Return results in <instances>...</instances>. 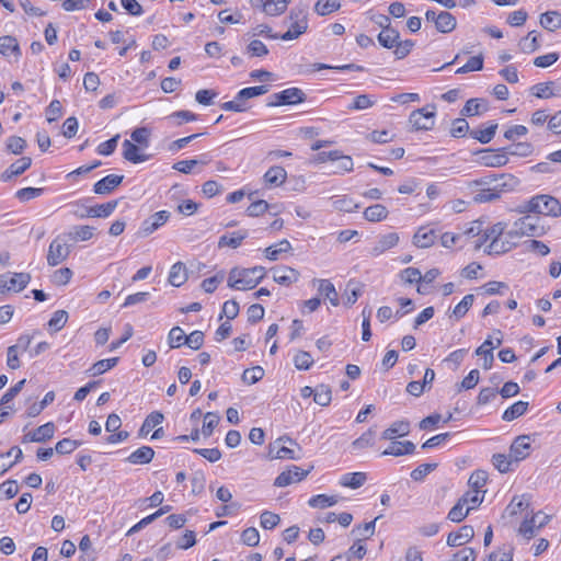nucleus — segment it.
I'll list each match as a JSON object with an SVG mask.
<instances>
[{
    "instance_id": "1",
    "label": "nucleus",
    "mask_w": 561,
    "mask_h": 561,
    "mask_svg": "<svg viewBox=\"0 0 561 561\" xmlns=\"http://www.w3.org/2000/svg\"><path fill=\"white\" fill-rule=\"evenodd\" d=\"M472 184L480 186L473 201L476 203H489L501 198L504 193L516 190L519 180L512 174H501L474 181Z\"/></svg>"
},
{
    "instance_id": "2",
    "label": "nucleus",
    "mask_w": 561,
    "mask_h": 561,
    "mask_svg": "<svg viewBox=\"0 0 561 561\" xmlns=\"http://www.w3.org/2000/svg\"><path fill=\"white\" fill-rule=\"evenodd\" d=\"M266 275L263 266L239 267L230 270L227 277V286L234 290H251L255 288Z\"/></svg>"
},
{
    "instance_id": "3",
    "label": "nucleus",
    "mask_w": 561,
    "mask_h": 561,
    "mask_svg": "<svg viewBox=\"0 0 561 561\" xmlns=\"http://www.w3.org/2000/svg\"><path fill=\"white\" fill-rule=\"evenodd\" d=\"M518 211L558 217L561 215V204L550 195H537L520 205Z\"/></svg>"
},
{
    "instance_id": "4",
    "label": "nucleus",
    "mask_w": 561,
    "mask_h": 561,
    "mask_svg": "<svg viewBox=\"0 0 561 561\" xmlns=\"http://www.w3.org/2000/svg\"><path fill=\"white\" fill-rule=\"evenodd\" d=\"M506 228L507 225L505 222L499 221L484 231V241H490L488 244V252L490 254H502L508 252L514 247L515 243L512 239L506 238Z\"/></svg>"
},
{
    "instance_id": "5",
    "label": "nucleus",
    "mask_w": 561,
    "mask_h": 561,
    "mask_svg": "<svg viewBox=\"0 0 561 561\" xmlns=\"http://www.w3.org/2000/svg\"><path fill=\"white\" fill-rule=\"evenodd\" d=\"M546 228L539 217L526 215L514 221L512 228L506 232V238L518 239L522 237H541Z\"/></svg>"
},
{
    "instance_id": "6",
    "label": "nucleus",
    "mask_w": 561,
    "mask_h": 561,
    "mask_svg": "<svg viewBox=\"0 0 561 561\" xmlns=\"http://www.w3.org/2000/svg\"><path fill=\"white\" fill-rule=\"evenodd\" d=\"M289 27L280 35L282 41H294L299 38L308 30V11L305 7L293 8L288 15Z\"/></svg>"
},
{
    "instance_id": "7",
    "label": "nucleus",
    "mask_w": 561,
    "mask_h": 561,
    "mask_svg": "<svg viewBox=\"0 0 561 561\" xmlns=\"http://www.w3.org/2000/svg\"><path fill=\"white\" fill-rule=\"evenodd\" d=\"M550 520V516L542 513L537 512L534 513L530 517H526L520 526L518 527V535L529 540L537 535V533L543 528Z\"/></svg>"
},
{
    "instance_id": "8",
    "label": "nucleus",
    "mask_w": 561,
    "mask_h": 561,
    "mask_svg": "<svg viewBox=\"0 0 561 561\" xmlns=\"http://www.w3.org/2000/svg\"><path fill=\"white\" fill-rule=\"evenodd\" d=\"M30 280L31 276L27 273H4L0 275V294L19 293L27 286Z\"/></svg>"
},
{
    "instance_id": "9",
    "label": "nucleus",
    "mask_w": 561,
    "mask_h": 561,
    "mask_svg": "<svg viewBox=\"0 0 561 561\" xmlns=\"http://www.w3.org/2000/svg\"><path fill=\"white\" fill-rule=\"evenodd\" d=\"M435 106L427 105L425 107L413 111L409 121L416 130H430L435 124Z\"/></svg>"
},
{
    "instance_id": "10",
    "label": "nucleus",
    "mask_w": 561,
    "mask_h": 561,
    "mask_svg": "<svg viewBox=\"0 0 561 561\" xmlns=\"http://www.w3.org/2000/svg\"><path fill=\"white\" fill-rule=\"evenodd\" d=\"M425 19L426 21L433 22L436 30L444 34L453 32L457 26L456 18L447 11L437 13L434 10H427Z\"/></svg>"
},
{
    "instance_id": "11",
    "label": "nucleus",
    "mask_w": 561,
    "mask_h": 561,
    "mask_svg": "<svg viewBox=\"0 0 561 561\" xmlns=\"http://www.w3.org/2000/svg\"><path fill=\"white\" fill-rule=\"evenodd\" d=\"M310 470H304L298 466H289L285 471L280 472L275 481L274 485L277 488H285L293 483H298L302 481L308 474Z\"/></svg>"
},
{
    "instance_id": "12",
    "label": "nucleus",
    "mask_w": 561,
    "mask_h": 561,
    "mask_svg": "<svg viewBox=\"0 0 561 561\" xmlns=\"http://www.w3.org/2000/svg\"><path fill=\"white\" fill-rule=\"evenodd\" d=\"M169 218V211L159 210L141 222L138 233L141 237H148L158 229H160L162 226H164L168 222Z\"/></svg>"
},
{
    "instance_id": "13",
    "label": "nucleus",
    "mask_w": 561,
    "mask_h": 561,
    "mask_svg": "<svg viewBox=\"0 0 561 561\" xmlns=\"http://www.w3.org/2000/svg\"><path fill=\"white\" fill-rule=\"evenodd\" d=\"M70 253V249L66 241H64L61 238L54 239L48 248L47 253V263L50 266H56L60 263H62Z\"/></svg>"
},
{
    "instance_id": "14",
    "label": "nucleus",
    "mask_w": 561,
    "mask_h": 561,
    "mask_svg": "<svg viewBox=\"0 0 561 561\" xmlns=\"http://www.w3.org/2000/svg\"><path fill=\"white\" fill-rule=\"evenodd\" d=\"M533 439L529 435H520L514 439L510 448V457L514 462L526 459L531 453Z\"/></svg>"
},
{
    "instance_id": "15",
    "label": "nucleus",
    "mask_w": 561,
    "mask_h": 561,
    "mask_svg": "<svg viewBox=\"0 0 561 561\" xmlns=\"http://www.w3.org/2000/svg\"><path fill=\"white\" fill-rule=\"evenodd\" d=\"M277 444H283V445L277 447L275 454L273 455V458H275V459H291V460L300 459L301 448L291 438L280 437L277 440Z\"/></svg>"
},
{
    "instance_id": "16",
    "label": "nucleus",
    "mask_w": 561,
    "mask_h": 561,
    "mask_svg": "<svg viewBox=\"0 0 561 561\" xmlns=\"http://www.w3.org/2000/svg\"><path fill=\"white\" fill-rule=\"evenodd\" d=\"M117 204V201H111L101 205L89 207L85 213L76 211L75 215L81 219L87 217L106 218L116 209Z\"/></svg>"
},
{
    "instance_id": "17",
    "label": "nucleus",
    "mask_w": 561,
    "mask_h": 561,
    "mask_svg": "<svg viewBox=\"0 0 561 561\" xmlns=\"http://www.w3.org/2000/svg\"><path fill=\"white\" fill-rule=\"evenodd\" d=\"M400 237L397 232H389L379 237L376 244L371 248L370 254L379 256L386 251L398 245Z\"/></svg>"
},
{
    "instance_id": "18",
    "label": "nucleus",
    "mask_w": 561,
    "mask_h": 561,
    "mask_svg": "<svg viewBox=\"0 0 561 561\" xmlns=\"http://www.w3.org/2000/svg\"><path fill=\"white\" fill-rule=\"evenodd\" d=\"M273 279L279 285L289 286L299 279V272L289 266H280L272 270Z\"/></svg>"
},
{
    "instance_id": "19",
    "label": "nucleus",
    "mask_w": 561,
    "mask_h": 561,
    "mask_svg": "<svg viewBox=\"0 0 561 561\" xmlns=\"http://www.w3.org/2000/svg\"><path fill=\"white\" fill-rule=\"evenodd\" d=\"M411 425L407 420H399L393 422L388 428H386L381 438L386 440H396L398 437H404L410 433Z\"/></svg>"
},
{
    "instance_id": "20",
    "label": "nucleus",
    "mask_w": 561,
    "mask_h": 561,
    "mask_svg": "<svg viewBox=\"0 0 561 561\" xmlns=\"http://www.w3.org/2000/svg\"><path fill=\"white\" fill-rule=\"evenodd\" d=\"M474 536L472 526L463 525L457 531L450 533L447 537V545L450 547H460L469 542Z\"/></svg>"
},
{
    "instance_id": "21",
    "label": "nucleus",
    "mask_w": 561,
    "mask_h": 561,
    "mask_svg": "<svg viewBox=\"0 0 561 561\" xmlns=\"http://www.w3.org/2000/svg\"><path fill=\"white\" fill-rule=\"evenodd\" d=\"M123 175L108 174L94 184L93 192L99 195H106L114 191L123 182Z\"/></svg>"
},
{
    "instance_id": "22",
    "label": "nucleus",
    "mask_w": 561,
    "mask_h": 561,
    "mask_svg": "<svg viewBox=\"0 0 561 561\" xmlns=\"http://www.w3.org/2000/svg\"><path fill=\"white\" fill-rule=\"evenodd\" d=\"M391 444L381 453V456H404L411 455L415 451V445L410 440L396 442L390 440Z\"/></svg>"
},
{
    "instance_id": "23",
    "label": "nucleus",
    "mask_w": 561,
    "mask_h": 561,
    "mask_svg": "<svg viewBox=\"0 0 561 561\" xmlns=\"http://www.w3.org/2000/svg\"><path fill=\"white\" fill-rule=\"evenodd\" d=\"M32 164L30 157H22L21 159L13 162L2 174L1 180L3 182L10 181L11 179L24 173Z\"/></svg>"
},
{
    "instance_id": "24",
    "label": "nucleus",
    "mask_w": 561,
    "mask_h": 561,
    "mask_svg": "<svg viewBox=\"0 0 561 561\" xmlns=\"http://www.w3.org/2000/svg\"><path fill=\"white\" fill-rule=\"evenodd\" d=\"M436 239L435 230L428 227H420L413 236V244L425 249L434 244Z\"/></svg>"
},
{
    "instance_id": "25",
    "label": "nucleus",
    "mask_w": 561,
    "mask_h": 561,
    "mask_svg": "<svg viewBox=\"0 0 561 561\" xmlns=\"http://www.w3.org/2000/svg\"><path fill=\"white\" fill-rule=\"evenodd\" d=\"M247 237H248L247 230H238V231H233L231 233L222 234L218 240V248L219 249H224V248L237 249L242 244L243 240Z\"/></svg>"
},
{
    "instance_id": "26",
    "label": "nucleus",
    "mask_w": 561,
    "mask_h": 561,
    "mask_svg": "<svg viewBox=\"0 0 561 561\" xmlns=\"http://www.w3.org/2000/svg\"><path fill=\"white\" fill-rule=\"evenodd\" d=\"M287 179L286 170L280 165L271 167L264 174V183L268 186L277 187L285 183Z\"/></svg>"
},
{
    "instance_id": "27",
    "label": "nucleus",
    "mask_w": 561,
    "mask_h": 561,
    "mask_svg": "<svg viewBox=\"0 0 561 561\" xmlns=\"http://www.w3.org/2000/svg\"><path fill=\"white\" fill-rule=\"evenodd\" d=\"M55 425L53 422H48L38 426L35 431L30 432L25 435V440L28 442H45L54 436Z\"/></svg>"
},
{
    "instance_id": "28",
    "label": "nucleus",
    "mask_w": 561,
    "mask_h": 561,
    "mask_svg": "<svg viewBox=\"0 0 561 561\" xmlns=\"http://www.w3.org/2000/svg\"><path fill=\"white\" fill-rule=\"evenodd\" d=\"M154 457V450L149 446H142L135 451H133L127 458L126 461L131 465H147Z\"/></svg>"
},
{
    "instance_id": "29",
    "label": "nucleus",
    "mask_w": 561,
    "mask_h": 561,
    "mask_svg": "<svg viewBox=\"0 0 561 561\" xmlns=\"http://www.w3.org/2000/svg\"><path fill=\"white\" fill-rule=\"evenodd\" d=\"M0 54L4 57H15L16 59L21 56V49L15 37L5 35L0 37Z\"/></svg>"
},
{
    "instance_id": "30",
    "label": "nucleus",
    "mask_w": 561,
    "mask_h": 561,
    "mask_svg": "<svg viewBox=\"0 0 561 561\" xmlns=\"http://www.w3.org/2000/svg\"><path fill=\"white\" fill-rule=\"evenodd\" d=\"M123 157L133 163H140L148 160V156L141 153L139 148L130 140L123 142Z\"/></svg>"
},
{
    "instance_id": "31",
    "label": "nucleus",
    "mask_w": 561,
    "mask_h": 561,
    "mask_svg": "<svg viewBox=\"0 0 561 561\" xmlns=\"http://www.w3.org/2000/svg\"><path fill=\"white\" fill-rule=\"evenodd\" d=\"M367 481V474L365 472H348L344 473L340 478V485L348 489H358Z\"/></svg>"
},
{
    "instance_id": "32",
    "label": "nucleus",
    "mask_w": 561,
    "mask_h": 561,
    "mask_svg": "<svg viewBox=\"0 0 561 561\" xmlns=\"http://www.w3.org/2000/svg\"><path fill=\"white\" fill-rule=\"evenodd\" d=\"M313 282L318 284V291L329 299L332 306H339V294L329 279H314Z\"/></svg>"
},
{
    "instance_id": "33",
    "label": "nucleus",
    "mask_w": 561,
    "mask_h": 561,
    "mask_svg": "<svg viewBox=\"0 0 561 561\" xmlns=\"http://www.w3.org/2000/svg\"><path fill=\"white\" fill-rule=\"evenodd\" d=\"M187 280V268L184 263H174L169 272V283L172 286L180 287Z\"/></svg>"
},
{
    "instance_id": "34",
    "label": "nucleus",
    "mask_w": 561,
    "mask_h": 561,
    "mask_svg": "<svg viewBox=\"0 0 561 561\" xmlns=\"http://www.w3.org/2000/svg\"><path fill=\"white\" fill-rule=\"evenodd\" d=\"M163 420L164 416L159 411H153L148 414L139 430V436L146 437L153 428L161 426Z\"/></svg>"
},
{
    "instance_id": "35",
    "label": "nucleus",
    "mask_w": 561,
    "mask_h": 561,
    "mask_svg": "<svg viewBox=\"0 0 561 561\" xmlns=\"http://www.w3.org/2000/svg\"><path fill=\"white\" fill-rule=\"evenodd\" d=\"M539 23L545 30L554 32L561 28V13L559 11H547L540 15Z\"/></svg>"
},
{
    "instance_id": "36",
    "label": "nucleus",
    "mask_w": 561,
    "mask_h": 561,
    "mask_svg": "<svg viewBox=\"0 0 561 561\" xmlns=\"http://www.w3.org/2000/svg\"><path fill=\"white\" fill-rule=\"evenodd\" d=\"M19 447H12L8 453L0 455V476L4 474L22 457Z\"/></svg>"
},
{
    "instance_id": "37",
    "label": "nucleus",
    "mask_w": 561,
    "mask_h": 561,
    "mask_svg": "<svg viewBox=\"0 0 561 561\" xmlns=\"http://www.w3.org/2000/svg\"><path fill=\"white\" fill-rule=\"evenodd\" d=\"M400 34L397 30L390 25H386L385 28L378 35L379 44L388 49H391L399 42Z\"/></svg>"
},
{
    "instance_id": "38",
    "label": "nucleus",
    "mask_w": 561,
    "mask_h": 561,
    "mask_svg": "<svg viewBox=\"0 0 561 561\" xmlns=\"http://www.w3.org/2000/svg\"><path fill=\"white\" fill-rule=\"evenodd\" d=\"M388 214L389 211L386 206L381 204H375L367 207L364 210L363 216L366 220L370 222H379L385 220L388 217Z\"/></svg>"
},
{
    "instance_id": "39",
    "label": "nucleus",
    "mask_w": 561,
    "mask_h": 561,
    "mask_svg": "<svg viewBox=\"0 0 561 561\" xmlns=\"http://www.w3.org/2000/svg\"><path fill=\"white\" fill-rule=\"evenodd\" d=\"M291 251V244L287 239H283L279 242L267 247L264 250L265 257L270 261L278 260L279 255Z\"/></svg>"
},
{
    "instance_id": "40",
    "label": "nucleus",
    "mask_w": 561,
    "mask_h": 561,
    "mask_svg": "<svg viewBox=\"0 0 561 561\" xmlns=\"http://www.w3.org/2000/svg\"><path fill=\"white\" fill-rule=\"evenodd\" d=\"M339 495L318 494L309 499L308 504L314 508H327L339 503Z\"/></svg>"
},
{
    "instance_id": "41",
    "label": "nucleus",
    "mask_w": 561,
    "mask_h": 561,
    "mask_svg": "<svg viewBox=\"0 0 561 561\" xmlns=\"http://www.w3.org/2000/svg\"><path fill=\"white\" fill-rule=\"evenodd\" d=\"M527 409L528 402L517 401L504 411L502 419L506 422H511L524 415L527 412Z\"/></svg>"
},
{
    "instance_id": "42",
    "label": "nucleus",
    "mask_w": 561,
    "mask_h": 561,
    "mask_svg": "<svg viewBox=\"0 0 561 561\" xmlns=\"http://www.w3.org/2000/svg\"><path fill=\"white\" fill-rule=\"evenodd\" d=\"M291 0H265L264 13L268 16L283 14Z\"/></svg>"
},
{
    "instance_id": "43",
    "label": "nucleus",
    "mask_w": 561,
    "mask_h": 561,
    "mask_svg": "<svg viewBox=\"0 0 561 561\" xmlns=\"http://www.w3.org/2000/svg\"><path fill=\"white\" fill-rule=\"evenodd\" d=\"M518 46L519 49L525 54H531L536 51L540 47L538 34L535 31L529 32L527 36L519 41Z\"/></svg>"
},
{
    "instance_id": "44",
    "label": "nucleus",
    "mask_w": 561,
    "mask_h": 561,
    "mask_svg": "<svg viewBox=\"0 0 561 561\" xmlns=\"http://www.w3.org/2000/svg\"><path fill=\"white\" fill-rule=\"evenodd\" d=\"M486 479L488 476L485 471L477 470L472 472L468 480L469 490L484 494L485 490L483 488L486 483Z\"/></svg>"
},
{
    "instance_id": "45",
    "label": "nucleus",
    "mask_w": 561,
    "mask_h": 561,
    "mask_svg": "<svg viewBox=\"0 0 561 561\" xmlns=\"http://www.w3.org/2000/svg\"><path fill=\"white\" fill-rule=\"evenodd\" d=\"M340 8V0H318L314 4V12L320 16H325L337 11Z\"/></svg>"
},
{
    "instance_id": "46",
    "label": "nucleus",
    "mask_w": 561,
    "mask_h": 561,
    "mask_svg": "<svg viewBox=\"0 0 561 561\" xmlns=\"http://www.w3.org/2000/svg\"><path fill=\"white\" fill-rule=\"evenodd\" d=\"M474 301V295L468 294L466 295L453 309L451 317L455 320H460L466 316V313L470 310Z\"/></svg>"
},
{
    "instance_id": "47",
    "label": "nucleus",
    "mask_w": 561,
    "mask_h": 561,
    "mask_svg": "<svg viewBox=\"0 0 561 561\" xmlns=\"http://www.w3.org/2000/svg\"><path fill=\"white\" fill-rule=\"evenodd\" d=\"M376 432L373 428L367 430L352 443L353 450H363L375 444Z\"/></svg>"
},
{
    "instance_id": "48",
    "label": "nucleus",
    "mask_w": 561,
    "mask_h": 561,
    "mask_svg": "<svg viewBox=\"0 0 561 561\" xmlns=\"http://www.w3.org/2000/svg\"><path fill=\"white\" fill-rule=\"evenodd\" d=\"M117 362H118L117 357L101 359V360H98L96 363H94L89 368L88 371L91 376L95 377V376L102 375V374L106 373L107 370L112 369L113 367H115Z\"/></svg>"
},
{
    "instance_id": "49",
    "label": "nucleus",
    "mask_w": 561,
    "mask_h": 561,
    "mask_svg": "<svg viewBox=\"0 0 561 561\" xmlns=\"http://www.w3.org/2000/svg\"><path fill=\"white\" fill-rule=\"evenodd\" d=\"M529 506V502L525 495L514 496L511 503L506 507V513L510 516H516L526 511Z\"/></svg>"
},
{
    "instance_id": "50",
    "label": "nucleus",
    "mask_w": 561,
    "mask_h": 561,
    "mask_svg": "<svg viewBox=\"0 0 561 561\" xmlns=\"http://www.w3.org/2000/svg\"><path fill=\"white\" fill-rule=\"evenodd\" d=\"M497 336L495 341L492 337L486 339L477 350L476 355L493 354V350L502 344V333L500 330L495 331Z\"/></svg>"
},
{
    "instance_id": "51",
    "label": "nucleus",
    "mask_w": 561,
    "mask_h": 561,
    "mask_svg": "<svg viewBox=\"0 0 561 561\" xmlns=\"http://www.w3.org/2000/svg\"><path fill=\"white\" fill-rule=\"evenodd\" d=\"M280 92L285 105L298 104L305 100V93L298 88H288Z\"/></svg>"
},
{
    "instance_id": "52",
    "label": "nucleus",
    "mask_w": 561,
    "mask_h": 561,
    "mask_svg": "<svg viewBox=\"0 0 561 561\" xmlns=\"http://www.w3.org/2000/svg\"><path fill=\"white\" fill-rule=\"evenodd\" d=\"M94 234V228L91 226H76L69 232V238L73 241H88Z\"/></svg>"
},
{
    "instance_id": "53",
    "label": "nucleus",
    "mask_w": 561,
    "mask_h": 561,
    "mask_svg": "<svg viewBox=\"0 0 561 561\" xmlns=\"http://www.w3.org/2000/svg\"><path fill=\"white\" fill-rule=\"evenodd\" d=\"M514 548L511 545H503L489 554L488 561H513Z\"/></svg>"
},
{
    "instance_id": "54",
    "label": "nucleus",
    "mask_w": 561,
    "mask_h": 561,
    "mask_svg": "<svg viewBox=\"0 0 561 561\" xmlns=\"http://www.w3.org/2000/svg\"><path fill=\"white\" fill-rule=\"evenodd\" d=\"M332 206L335 210L351 213L358 208V204L350 196H340L332 199Z\"/></svg>"
},
{
    "instance_id": "55",
    "label": "nucleus",
    "mask_w": 561,
    "mask_h": 561,
    "mask_svg": "<svg viewBox=\"0 0 561 561\" xmlns=\"http://www.w3.org/2000/svg\"><path fill=\"white\" fill-rule=\"evenodd\" d=\"M313 400L321 407H327L332 400V392L329 386L320 385L314 389Z\"/></svg>"
},
{
    "instance_id": "56",
    "label": "nucleus",
    "mask_w": 561,
    "mask_h": 561,
    "mask_svg": "<svg viewBox=\"0 0 561 561\" xmlns=\"http://www.w3.org/2000/svg\"><path fill=\"white\" fill-rule=\"evenodd\" d=\"M335 163L333 173L343 174L353 170L354 163L350 156L343 154L339 151V158L333 161Z\"/></svg>"
},
{
    "instance_id": "57",
    "label": "nucleus",
    "mask_w": 561,
    "mask_h": 561,
    "mask_svg": "<svg viewBox=\"0 0 561 561\" xmlns=\"http://www.w3.org/2000/svg\"><path fill=\"white\" fill-rule=\"evenodd\" d=\"M68 321V312L66 310H57L53 313L50 320L48 321V328L53 332L60 331Z\"/></svg>"
},
{
    "instance_id": "58",
    "label": "nucleus",
    "mask_w": 561,
    "mask_h": 561,
    "mask_svg": "<svg viewBox=\"0 0 561 561\" xmlns=\"http://www.w3.org/2000/svg\"><path fill=\"white\" fill-rule=\"evenodd\" d=\"M470 510L460 500L451 507L447 517L454 523H460L469 514Z\"/></svg>"
},
{
    "instance_id": "59",
    "label": "nucleus",
    "mask_w": 561,
    "mask_h": 561,
    "mask_svg": "<svg viewBox=\"0 0 561 561\" xmlns=\"http://www.w3.org/2000/svg\"><path fill=\"white\" fill-rule=\"evenodd\" d=\"M245 51L251 57H264L268 54L266 45L263 42L256 39L255 37H252V39L247 46Z\"/></svg>"
},
{
    "instance_id": "60",
    "label": "nucleus",
    "mask_w": 561,
    "mask_h": 561,
    "mask_svg": "<svg viewBox=\"0 0 561 561\" xmlns=\"http://www.w3.org/2000/svg\"><path fill=\"white\" fill-rule=\"evenodd\" d=\"M219 420L220 419L217 413L207 412L204 416V423L202 426V435L205 437H209L213 434L215 427L218 425Z\"/></svg>"
},
{
    "instance_id": "61",
    "label": "nucleus",
    "mask_w": 561,
    "mask_h": 561,
    "mask_svg": "<svg viewBox=\"0 0 561 561\" xmlns=\"http://www.w3.org/2000/svg\"><path fill=\"white\" fill-rule=\"evenodd\" d=\"M485 104L479 99H470L465 104L461 114L466 116H474L485 111Z\"/></svg>"
},
{
    "instance_id": "62",
    "label": "nucleus",
    "mask_w": 561,
    "mask_h": 561,
    "mask_svg": "<svg viewBox=\"0 0 561 561\" xmlns=\"http://www.w3.org/2000/svg\"><path fill=\"white\" fill-rule=\"evenodd\" d=\"M293 360L295 367L299 370H307L313 365L312 356L306 351H298Z\"/></svg>"
},
{
    "instance_id": "63",
    "label": "nucleus",
    "mask_w": 561,
    "mask_h": 561,
    "mask_svg": "<svg viewBox=\"0 0 561 561\" xmlns=\"http://www.w3.org/2000/svg\"><path fill=\"white\" fill-rule=\"evenodd\" d=\"M484 499V494H481L477 491L469 490L461 497L460 501L466 504V506L472 511L478 507Z\"/></svg>"
},
{
    "instance_id": "64",
    "label": "nucleus",
    "mask_w": 561,
    "mask_h": 561,
    "mask_svg": "<svg viewBox=\"0 0 561 561\" xmlns=\"http://www.w3.org/2000/svg\"><path fill=\"white\" fill-rule=\"evenodd\" d=\"M186 334L180 327H174L168 334L170 347L178 348L185 344Z\"/></svg>"
}]
</instances>
